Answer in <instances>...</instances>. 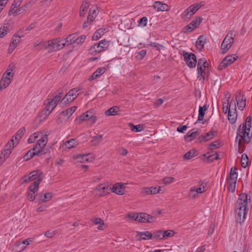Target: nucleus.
I'll use <instances>...</instances> for the list:
<instances>
[{
	"label": "nucleus",
	"mask_w": 252,
	"mask_h": 252,
	"mask_svg": "<svg viewBox=\"0 0 252 252\" xmlns=\"http://www.w3.org/2000/svg\"><path fill=\"white\" fill-rule=\"evenodd\" d=\"M248 196L245 193L241 194L235 205L236 220L237 222L241 223L244 222L247 214Z\"/></svg>",
	"instance_id": "obj_1"
},
{
	"label": "nucleus",
	"mask_w": 252,
	"mask_h": 252,
	"mask_svg": "<svg viewBox=\"0 0 252 252\" xmlns=\"http://www.w3.org/2000/svg\"><path fill=\"white\" fill-rule=\"evenodd\" d=\"M218 145L219 143L216 141L213 142L209 145V149L210 150L215 149L218 147Z\"/></svg>",
	"instance_id": "obj_64"
},
{
	"label": "nucleus",
	"mask_w": 252,
	"mask_h": 252,
	"mask_svg": "<svg viewBox=\"0 0 252 252\" xmlns=\"http://www.w3.org/2000/svg\"><path fill=\"white\" fill-rule=\"evenodd\" d=\"M231 102L229 104V110H228V119L229 122L231 124H233L235 123L237 114L236 113V107L235 106V108L234 109H230V105H231Z\"/></svg>",
	"instance_id": "obj_20"
},
{
	"label": "nucleus",
	"mask_w": 252,
	"mask_h": 252,
	"mask_svg": "<svg viewBox=\"0 0 252 252\" xmlns=\"http://www.w3.org/2000/svg\"><path fill=\"white\" fill-rule=\"evenodd\" d=\"M22 30H20L18 33L15 34V37H13L11 39V41L10 43L9 48H8V53H11L15 48L17 47L18 44L20 42V38L23 37V35H20L19 34V32H22Z\"/></svg>",
	"instance_id": "obj_16"
},
{
	"label": "nucleus",
	"mask_w": 252,
	"mask_h": 252,
	"mask_svg": "<svg viewBox=\"0 0 252 252\" xmlns=\"http://www.w3.org/2000/svg\"><path fill=\"white\" fill-rule=\"evenodd\" d=\"M237 58V57H235L234 55H231L226 56L220 63V67L221 69L225 68L235 61Z\"/></svg>",
	"instance_id": "obj_18"
},
{
	"label": "nucleus",
	"mask_w": 252,
	"mask_h": 252,
	"mask_svg": "<svg viewBox=\"0 0 252 252\" xmlns=\"http://www.w3.org/2000/svg\"><path fill=\"white\" fill-rule=\"evenodd\" d=\"M64 40L60 38H57L48 41V52L59 50L64 47Z\"/></svg>",
	"instance_id": "obj_10"
},
{
	"label": "nucleus",
	"mask_w": 252,
	"mask_h": 252,
	"mask_svg": "<svg viewBox=\"0 0 252 252\" xmlns=\"http://www.w3.org/2000/svg\"><path fill=\"white\" fill-rule=\"evenodd\" d=\"M76 106H72L70 108L61 112L60 115V116L64 117L65 120H67L76 111Z\"/></svg>",
	"instance_id": "obj_24"
},
{
	"label": "nucleus",
	"mask_w": 252,
	"mask_h": 252,
	"mask_svg": "<svg viewBox=\"0 0 252 252\" xmlns=\"http://www.w3.org/2000/svg\"><path fill=\"white\" fill-rule=\"evenodd\" d=\"M207 109V107L206 105H204L203 107L199 106V114L198 117V121H201L203 120L204 115L205 112Z\"/></svg>",
	"instance_id": "obj_36"
},
{
	"label": "nucleus",
	"mask_w": 252,
	"mask_h": 252,
	"mask_svg": "<svg viewBox=\"0 0 252 252\" xmlns=\"http://www.w3.org/2000/svg\"><path fill=\"white\" fill-rule=\"evenodd\" d=\"M45 134L47 135L46 132H44L43 133L40 132V133L38 134L34 133L29 137L28 140V142L29 143H32L34 142L35 141H37L38 142V140L42 139V137H43Z\"/></svg>",
	"instance_id": "obj_28"
},
{
	"label": "nucleus",
	"mask_w": 252,
	"mask_h": 252,
	"mask_svg": "<svg viewBox=\"0 0 252 252\" xmlns=\"http://www.w3.org/2000/svg\"><path fill=\"white\" fill-rule=\"evenodd\" d=\"M137 239L138 241L142 240H146L153 239L152 233L149 231L137 232Z\"/></svg>",
	"instance_id": "obj_21"
},
{
	"label": "nucleus",
	"mask_w": 252,
	"mask_h": 252,
	"mask_svg": "<svg viewBox=\"0 0 252 252\" xmlns=\"http://www.w3.org/2000/svg\"><path fill=\"white\" fill-rule=\"evenodd\" d=\"M150 188H143L141 189V193L143 194L144 195H148L150 194Z\"/></svg>",
	"instance_id": "obj_61"
},
{
	"label": "nucleus",
	"mask_w": 252,
	"mask_h": 252,
	"mask_svg": "<svg viewBox=\"0 0 252 252\" xmlns=\"http://www.w3.org/2000/svg\"><path fill=\"white\" fill-rule=\"evenodd\" d=\"M147 18L146 17H143L141 19H140L139 21V24L142 27H145L147 25Z\"/></svg>",
	"instance_id": "obj_60"
},
{
	"label": "nucleus",
	"mask_w": 252,
	"mask_h": 252,
	"mask_svg": "<svg viewBox=\"0 0 252 252\" xmlns=\"http://www.w3.org/2000/svg\"><path fill=\"white\" fill-rule=\"evenodd\" d=\"M236 99L237 101V105L238 107V108L241 110H243L245 106L246 103L245 101L243 100L242 98H241V96H236Z\"/></svg>",
	"instance_id": "obj_42"
},
{
	"label": "nucleus",
	"mask_w": 252,
	"mask_h": 252,
	"mask_svg": "<svg viewBox=\"0 0 252 252\" xmlns=\"http://www.w3.org/2000/svg\"><path fill=\"white\" fill-rule=\"evenodd\" d=\"M89 6L90 4L88 2L86 1L83 2L79 12V16L80 17L85 16Z\"/></svg>",
	"instance_id": "obj_30"
},
{
	"label": "nucleus",
	"mask_w": 252,
	"mask_h": 252,
	"mask_svg": "<svg viewBox=\"0 0 252 252\" xmlns=\"http://www.w3.org/2000/svg\"><path fill=\"white\" fill-rule=\"evenodd\" d=\"M196 11L193 6L191 5L188 9L184 11L182 14V18L184 19H189Z\"/></svg>",
	"instance_id": "obj_22"
},
{
	"label": "nucleus",
	"mask_w": 252,
	"mask_h": 252,
	"mask_svg": "<svg viewBox=\"0 0 252 252\" xmlns=\"http://www.w3.org/2000/svg\"><path fill=\"white\" fill-rule=\"evenodd\" d=\"M22 2V0H15L12 3L10 9L8 12L9 15H13L14 16L20 15L24 12L25 8H19Z\"/></svg>",
	"instance_id": "obj_12"
},
{
	"label": "nucleus",
	"mask_w": 252,
	"mask_h": 252,
	"mask_svg": "<svg viewBox=\"0 0 252 252\" xmlns=\"http://www.w3.org/2000/svg\"><path fill=\"white\" fill-rule=\"evenodd\" d=\"M226 96L228 98L227 99H226L227 102L224 103L223 104V112L224 113H226L227 112H228V110H229L228 105L229 106L228 99L230 97V94H226Z\"/></svg>",
	"instance_id": "obj_50"
},
{
	"label": "nucleus",
	"mask_w": 252,
	"mask_h": 252,
	"mask_svg": "<svg viewBox=\"0 0 252 252\" xmlns=\"http://www.w3.org/2000/svg\"><path fill=\"white\" fill-rule=\"evenodd\" d=\"M86 36L85 35H82L80 37H77L76 34V37H75V44L78 46H81L85 41Z\"/></svg>",
	"instance_id": "obj_44"
},
{
	"label": "nucleus",
	"mask_w": 252,
	"mask_h": 252,
	"mask_svg": "<svg viewBox=\"0 0 252 252\" xmlns=\"http://www.w3.org/2000/svg\"><path fill=\"white\" fill-rule=\"evenodd\" d=\"M129 126L130 129L134 132H140L144 130V126L143 125H138L134 126L133 124L129 123Z\"/></svg>",
	"instance_id": "obj_39"
},
{
	"label": "nucleus",
	"mask_w": 252,
	"mask_h": 252,
	"mask_svg": "<svg viewBox=\"0 0 252 252\" xmlns=\"http://www.w3.org/2000/svg\"><path fill=\"white\" fill-rule=\"evenodd\" d=\"M118 111L119 107L117 106H114L106 111L105 113L107 116H114L117 114Z\"/></svg>",
	"instance_id": "obj_40"
},
{
	"label": "nucleus",
	"mask_w": 252,
	"mask_h": 252,
	"mask_svg": "<svg viewBox=\"0 0 252 252\" xmlns=\"http://www.w3.org/2000/svg\"><path fill=\"white\" fill-rule=\"evenodd\" d=\"M175 233V232L172 230H163V239L165 240L169 237H173Z\"/></svg>",
	"instance_id": "obj_46"
},
{
	"label": "nucleus",
	"mask_w": 252,
	"mask_h": 252,
	"mask_svg": "<svg viewBox=\"0 0 252 252\" xmlns=\"http://www.w3.org/2000/svg\"><path fill=\"white\" fill-rule=\"evenodd\" d=\"M199 134V132L197 131H192V132H190V133L188 132L185 136V139L187 141H191Z\"/></svg>",
	"instance_id": "obj_35"
},
{
	"label": "nucleus",
	"mask_w": 252,
	"mask_h": 252,
	"mask_svg": "<svg viewBox=\"0 0 252 252\" xmlns=\"http://www.w3.org/2000/svg\"><path fill=\"white\" fill-rule=\"evenodd\" d=\"M237 168L235 167H232L230 170L229 176L227 177V179L237 181L238 173L237 172Z\"/></svg>",
	"instance_id": "obj_34"
},
{
	"label": "nucleus",
	"mask_w": 252,
	"mask_h": 252,
	"mask_svg": "<svg viewBox=\"0 0 252 252\" xmlns=\"http://www.w3.org/2000/svg\"><path fill=\"white\" fill-rule=\"evenodd\" d=\"M59 101V96H55L52 100L48 101V115L53 111Z\"/></svg>",
	"instance_id": "obj_26"
},
{
	"label": "nucleus",
	"mask_w": 252,
	"mask_h": 252,
	"mask_svg": "<svg viewBox=\"0 0 252 252\" xmlns=\"http://www.w3.org/2000/svg\"><path fill=\"white\" fill-rule=\"evenodd\" d=\"M14 139L12 138L5 146L4 149L0 156V165H2L7 159L14 148Z\"/></svg>",
	"instance_id": "obj_8"
},
{
	"label": "nucleus",
	"mask_w": 252,
	"mask_h": 252,
	"mask_svg": "<svg viewBox=\"0 0 252 252\" xmlns=\"http://www.w3.org/2000/svg\"><path fill=\"white\" fill-rule=\"evenodd\" d=\"M118 152L121 155L125 156L127 154L128 152L126 149H125L123 147H121L119 149Z\"/></svg>",
	"instance_id": "obj_63"
},
{
	"label": "nucleus",
	"mask_w": 252,
	"mask_h": 252,
	"mask_svg": "<svg viewBox=\"0 0 252 252\" xmlns=\"http://www.w3.org/2000/svg\"><path fill=\"white\" fill-rule=\"evenodd\" d=\"M198 194L196 191V189L194 187L191 188L189 192V195L190 197L195 198L197 197Z\"/></svg>",
	"instance_id": "obj_53"
},
{
	"label": "nucleus",
	"mask_w": 252,
	"mask_h": 252,
	"mask_svg": "<svg viewBox=\"0 0 252 252\" xmlns=\"http://www.w3.org/2000/svg\"><path fill=\"white\" fill-rule=\"evenodd\" d=\"M235 34L232 32H230L223 39L221 45V53L224 54L227 53L231 47L233 43L234 42V37Z\"/></svg>",
	"instance_id": "obj_6"
},
{
	"label": "nucleus",
	"mask_w": 252,
	"mask_h": 252,
	"mask_svg": "<svg viewBox=\"0 0 252 252\" xmlns=\"http://www.w3.org/2000/svg\"><path fill=\"white\" fill-rule=\"evenodd\" d=\"M139 213H131L128 215L129 219L138 221Z\"/></svg>",
	"instance_id": "obj_58"
},
{
	"label": "nucleus",
	"mask_w": 252,
	"mask_h": 252,
	"mask_svg": "<svg viewBox=\"0 0 252 252\" xmlns=\"http://www.w3.org/2000/svg\"><path fill=\"white\" fill-rule=\"evenodd\" d=\"M75 37H76L75 33L71 34L67 36L65 39L63 40L64 43H63L64 44V46L72 44H75Z\"/></svg>",
	"instance_id": "obj_32"
},
{
	"label": "nucleus",
	"mask_w": 252,
	"mask_h": 252,
	"mask_svg": "<svg viewBox=\"0 0 252 252\" xmlns=\"http://www.w3.org/2000/svg\"><path fill=\"white\" fill-rule=\"evenodd\" d=\"M43 178V176L41 172L39 170H36L31 172L29 175L24 176L20 180V182L21 184H23L37 179L36 181L39 182V183Z\"/></svg>",
	"instance_id": "obj_5"
},
{
	"label": "nucleus",
	"mask_w": 252,
	"mask_h": 252,
	"mask_svg": "<svg viewBox=\"0 0 252 252\" xmlns=\"http://www.w3.org/2000/svg\"><path fill=\"white\" fill-rule=\"evenodd\" d=\"M146 54V50H142L137 53L136 58L139 60H142Z\"/></svg>",
	"instance_id": "obj_54"
},
{
	"label": "nucleus",
	"mask_w": 252,
	"mask_h": 252,
	"mask_svg": "<svg viewBox=\"0 0 252 252\" xmlns=\"http://www.w3.org/2000/svg\"><path fill=\"white\" fill-rule=\"evenodd\" d=\"M204 5V2H200L199 3H196L192 4V5L193 6V7L196 9V11H197L199 9H200L202 6H203Z\"/></svg>",
	"instance_id": "obj_62"
},
{
	"label": "nucleus",
	"mask_w": 252,
	"mask_h": 252,
	"mask_svg": "<svg viewBox=\"0 0 252 252\" xmlns=\"http://www.w3.org/2000/svg\"><path fill=\"white\" fill-rule=\"evenodd\" d=\"M106 68L105 67H100L96 70L95 72H94L90 78L89 79L90 81H92L93 80L95 79L96 78H99L101 75L105 73L106 71Z\"/></svg>",
	"instance_id": "obj_29"
},
{
	"label": "nucleus",
	"mask_w": 252,
	"mask_h": 252,
	"mask_svg": "<svg viewBox=\"0 0 252 252\" xmlns=\"http://www.w3.org/2000/svg\"><path fill=\"white\" fill-rule=\"evenodd\" d=\"M174 178L173 177H165L162 179V182L165 185L169 184L173 182Z\"/></svg>",
	"instance_id": "obj_59"
},
{
	"label": "nucleus",
	"mask_w": 252,
	"mask_h": 252,
	"mask_svg": "<svg viewBox=\"0 0 252 252\" xmlns=\"http://www.w3.org/2000/svg\"><path fill=\"white\" fill-rule=\"evenodd\" d=\"M9 32L8 24L4 23L0 28V38H2L7 34Z\"/></svg>",
	"instance_id": "obj_38"
},
{
	"label": "nucleus",
	"mask_w": 252,
	"mask_h": 252,
	"mask_svg": "<svg viewBox=\"0 0 252 252\" xmlns=\"http://www.w3.org/2000/svg\"><path fill=\"white\" fill-rule=\"evenodd\" d=\"M93 112V111L91 110L88 111L86 113H84V114L80 116L79 120H80V121L88 120L90 115L92 114Z\"/></svg>",
	"instance_id": "obj_47"
},
{
	"label": "nucleus",
	"mask_w": 252,
	"mask_h": 252,
	"mask_svg": "<svg viewBox=\"0 0 252 252\" xmlns=\"http://www.w3.org/2000/svg\"><path fill=\"white\" fill-rule=\"evenodd\" d=\"M90 156V154H84V155H81V154H78L75 156H74L73 157V158L77 160L78 161L80 162H84L86 161H89L91 160V159H88V157Z\"/></svg>",
	"instance_id": "obj_31"
},
{
	"label": "nucleus",
	"mask_w": 252,
	"mask_h": 252,
	"mask_svg": "<svg viewBox=\"0 0 252 252\" xmlns=\"http://www.w3.org/2000/svg\"><path fill=\"white\" fill-rule=\"evenodd\" d=\"M217 135V132L214 130L210 131L209 132L206 133L204 135H201L199 137V139L201 141L202 140L204 141H208L212 139L213 137L216 136Z\"/></svg>",
	"instance_id": "obj_27"
},
{
	"label": "nucleus",
	"mask_w": 252,
	"mask_h": 252,
	"mask_svg": "<svg viewBox=\"0 0 252 252\" xmlns=\"http://www.w3.org/2000/svg\"><path fill=\"white\" fill-rule=\"evenodd\" d=\"M201 22V18L200 17H196L195 20L192 21L190 25L194 28H196Z\"/></svg>",
	"instance_id": "obj_52"
},
{
	"label": "nucleus",
	"mask_w": 252,
	"mask_h": 252,
	"mask_svg": "<svg viewBox=\"0 0 252 252\" xmlns=\"http://www.w3.org/2000/svg\"><path fill=\"white\" fill-rule=\"evenodd\" d=\"M25 131L26 129L25 127L20 128L15 135V139L17 140L18 141L24 135Z\"/></svg>",
	"instance_id": "obj_48"
},
{
	"label": "nucleus",
	"mask_w": 252,
	"mask_h": 252,
	"mask_svg": "<svg viewBox=\"0 0 252 252\" xmlns=\"http://www.w3.org/2000/svg\"><path fill=\"white\" fill-rule=\"evenodd\" d=\"M109 45V43L106 40H102L99 41L98 43L94 44L90 49V52L92 54L100 53L105 49H107Z\"/></svg>",
	"instance_id": "obj_11"
},
{
	"label": "nucleus",
	"mask_w": 252,
	"mask_h": 252,
	"mask_svg": "<svg viewBox=\"0 0 252 252\" xmlns=\"http://www.w3.org/2000/svg\"><path fill=\"white\" fill-rule=\"evenodd\" d=\"M196 156V151L194 149H192L185 154L184 158L187 159H190Z\"/></svg>",
	"instance_id": "obj_41"
},
{
	"label": "nucleus",
	"mask_w": 252,
	"mask_h": 252,
	"mask_svg": "<svg viewBox=\"0 0 252 252\" xmlns=\"http://www.w3.org/2000/svg\"><path fill=\"white\" fill-rule=\"evenodd\" d=\"M182 55L184 58V61L189 67H194L197 63L195 55L192 53H188L185 51L183 52Z\"/></svg>",
	"instance_id": "obj_14"
},
{
	"label": "nucleus",
	"mask_w": 252,
	"mask_h": 252,
	"mask_svg": "<svg viewBox=\"0 0 252 252\" xmlns=\"http://www.w3.org/2000/svg\"><path fill=\"white\" fill-rule=\"evenodd\" d=\"M39 188V182L34 181L29 187V190L28 192V198L30 201L34 200Z\"/></svg>",
	"instance_id": "obj_15"
},
{
	"label": "nucleus",
	"mask_w": 252,
	"mask_h": 252,
	"mask_svg": "<svg viewBox=\"0 0 252 252\" xmlns=\"http://www.w3.org/2000/svg\"><path fill=\"white\" fill-rule=\"evenodd\" d=\"M81 90L79 88L70 90L62 99V102L63 104H67L69 102L73 101L81 93Z\"/></svg>",
	"instance_id": "obj_9"
},
{
	"label": "nucleus",
	"mask_w": 252,
	"mask_h": 252,
	"mask_svg": "<svg viewBox=\"0 0 252 252\" xmlns=\"http://www.w3.org/2000/svg\"><path fill=\"white\" fill-rule=\"evenodd\" d=\"M239 139H240V138L239 137L237 139V141H236V142L237 143L238 142V151H239V152L240 153H242L244 151L243 143H246V142H245L243 139H242V140H241V141H240V143H239Z\"/></svg>",
	"instance_id": "obj_56"
},
{
	"label": "nucleus",
	"mask_w": 252,
	"mask_h": 252,
	"mask_svg": "<svg viewBox=\"0 0 252 252\" xmlns=\"http://www.w3.org/2000/svg\"><path fill=\"white\" fill-rule=\"evenodd\" d=\"M206 41V39L205 37L203 36H200L196 42V46L197 49L199 50H201L204 47Z\"/></svg>",
	"instance_id": "obj_33"
},
{
	"label": "nucleus",
	"mask_w": 252,
	"mask_h": 252,
	"mask_svg": "<svg viewBox=\"0 0 252 252\" xmlns=\"http://www.w3.org/2000/svg\"><path fill=\"white\" fill-rule=\"evenodd\" d=\"M91 221L93 222L94 224L98 225L97 229L99 230H102L106 227V225L105 224L104 221L100 218L93 217L91 219Z\"/></svg>",
	"instance_id": "obj_23"
},
{
	"label": "nucleus",
	"mask_w": 252,
	"mask_h": 252,
	"mask_svg": "<svg viewBox=\"0 0 252 252\" xmlns=\"http://www.w3.org/2000/svg\"><path fill=\"white\" fill-rule=\"evenodd\" d=\"M47 143V137L45 134L42 137V139L38 140L37 143L32 149L30 150L24 156V160L28 161L31 159L34 156H41L47 152V149L45 148Z\"/></svg>",
	"instance_id": "obj_2"
},
{
	"label": "nucleus",
	"mask_w": 252,
	"mask_h": 252,
	"mask_svg": "<svg viewBox=\"0 0 252 252\" xmlns=\"http://www.w3.org/2000/svg\"><path fill=\"white\" fill-rule=\"evenodd\" d=\"M78 144V142L75 139H71L64 143V145L68 149L75 147Z\"/></svg>",
	"instance_id": "obj_37"
},
{
	"label": "nucleus",
	"mask_w": 252,
	"mask_h": 252,
	"mask_svg": "<svg viewBox=\"0 0 252 252\" xmlns=\"http://www.w3.org/2000/svg\"><path fill=\"white\" fill-rule=\"evenodd\" d=\"M252 118L250 116L247 117L246 124L240 125L237 131V135L236 136V141L239 137V143L241 140L243 139L245 142L248 143L251 140L252 135L251 132Z\"/></svg>",
	"instance_id": "obj_3"
},
{
	"label": "nucleus",
	"mask_w": 252,
	"mask_h": 252,
	"mask_svg": "<svg viewBox=\"0 0 252 252\" xmlns=\"http://www.w3.org/2000/svg\"><path fill=\"white\" fill-rule=\"evenodd\" d=\"M153 239L157 240H164L163 230H158L154 232L153 234Z\"/></svg>",
	"instance_id": "obj_43"
},
{
	"label": "nucleus",
	"mask_w": 252,
	"mask_h": 252,
	"mask_svg": "<svg viewBox=\"0 0 252 252\" xmlns=\"http://www.w3.org/2000/svg\"><path fill=\"white\" fill-rule=\"evenodd\" d=\"M153 7L158 11H168L169 10L168 5L159 1L155 2Z\"/></svg>",
	"instance_id": "obj_25"
},
{
	"label": "nucleus",
	"mask_w": 252,
	"mask_h": 252,
	"mask_svg": "<svg viewBox=\"0 0 252 252\" xmlns=\"http://www.w3.org/2000/svg\"><path fill=\"white\" fill-rule=\"evenodd\" d=\"M111 188L107 183L98 185L94 189V192H96L95 195L99 197L109 194Z\"/></svg>",
	"instance_id": "obj_13"
},
{
	"label": "nucleus",
	"mask_w": 252,
	"mask_h": 252,
	"mask_svg": "<svg viewBox=\"0 0 252 252\" xmlns=\"http://www.w3.org/2000/svg\"><path fill=\"white\" fill-rule=\"evenodd\" d=\"M62 27V23H58V24L55 26L54 29L51 30L50 31V33L52 34H55L56 32H58L60 30Z\"/></svg>",
	"instance_id": "obj_57"
},
{
	"label": "nucleus",
	"mask_w": 252,
	"mask_h": 252,
	"mask_svg": "<svg viewBox=\"0 0 252 252\" xmlns=\"http://www.w3.org/2000/svg\"><path fill=\"white\" fill-rule=\"evenodd\" d=\"M154 221L155 218L153 217L144 213H139L138 222L146 223L152 222Z\"/></svg>",
	"instance_id": "obj_19"
},
{
	"label": "nucleus",
	"mask_w": 252,
	"mask_h": 252,
	"mask_svg": "<svg viewBox=\"0 0 252 252\" xmlns=\"http://www.w3.org/2000/svg\"><path fill=\"white\" fill-rule=\"evenodd\" d=\"M102 135H98L93 137L91 141L93 145L96 146L102 140Z\"/></svg>",
	"instance_id": "obj_45"
},
{
	"label": "nucleus",
	"mask_w": 252,
	"mask_h": 252,
	"mask_svg": "<svg viewBox=\"0 0 252 252\" xmlns=\"http://www.w3.org/2000/svg\"><path fill=\"white\" fill-rule=\"evenodd\" d=\"M13 65H10L8 68L3 73L0 81V90L1 91L7 88L10 84L13 77L12 68Z\"/></svg>",
	"instance_id": "obj_4"
},
{
	"label": "nucleus",
	"mask_w": 252,
	"mask_h": 252,
	"mask_svg": "<svg viewBox=\"0 0 252 252\" xmlns=\"http://www.w3.org/2000/svg\"><path fill=\"white\" fill-rule=\"evenodd\" d=\"M197 70L199 74L198 78L200 80L201 78L204 80L208 75V63L204 58L199 59L197 63Z\"/></svg>",
	"instance_id": "obj_7"
},
{
	"label": "nucleus",
	"mask_w": 252,
	"mask_h": 252,
	"mask_svg": "<svg viewBox=\"0 0 252 252\" xmlns=\"http://www.w3.org/2000/svg\"><path fill=\"white\" fill-rule=\"evenodd\" d=\"M97 10L98 8L96 6H93L90 9L89 13L91 15L96 17L98 14Z\"/></svg>",
	"instance_id": "obj_55"
},
{
	"label": "nucleus",
	"mask_w": 252,
	"mask_h": 252,
	"mask_svg": "<svg viewBox=\"0 0 252 252\" xmlns=\"http://www.w3.org/2000/svg\"><path fill=\"white\" fill-rule=\"evenodd\" d=\"M248 164V157L246 154H243L241 158V165L244 168L247 166Z\"/></svg>",
	"instance_id": "obj_49"
},
{
	"label": "nucleus",
	"mask_w": 252,
	"mask_h": 252,
	"mask_svg": "<svg viewBox=\"0 0 252 252\" xmlns=\"http://www.w3.org/2000/svg\"><path fill=\"white\" fill-rule=\"evenodd\" d=\"M160 187H159L158 188L155 187H150V194H155L157 193H163V191L160 189Z\"/></svg>",
	"instance_id": "obj_51"
},
{
	"label": "nucleus",
	"mask_w": 252,
	"mask_h": 252,
	"mask_svg": "<svg viewBox=\"0 0 252 252\" xmlns=\"http://www.w3.org/2000/svg\"><path fill=\"white\" fill-rule=\"evenodd\" d=\"M126 184L117 183L113 185L111 191L118 195H123L125 194V188Z\"/></svg>",
	"instance_id": "obj_17"
}]
</instances>
